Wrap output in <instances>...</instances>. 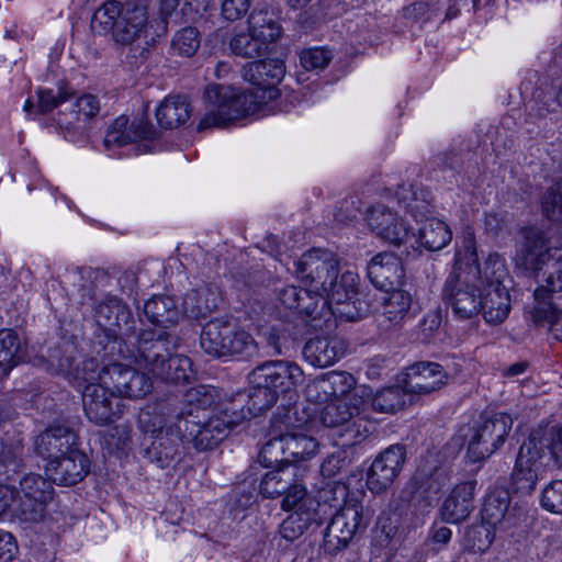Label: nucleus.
I'll return each instance as SVG.
<instances>
[{
  "label": "nucleus",
  "mask_w": 562,
  "mask_h": 562,
  "mask_svg": "<svg viewBox=\"0 0 562 562\" xmlns=\"http://www.w3.org/2000/svg\"><path fill=\"white\" fill-rule=\"evenodd\" d=\"M132 142H134V136L131 126L128 127V117L121 115L109 126L104 137V146L111 148L113 146H123Z\"/></svg>",
  "instance_id": "obj_55"
},
{
  "label": "nucleus",
  "mask_w": 562,
  "mask_h": 562,
  "mask_svg": "<svg viewBox=\"0 0 562 562\" xmlns=\"http://www.w3.org/2000/svg\"><path fill=\"white\" fill-rule=\"evenodd\" d=\"M513 427V419L506 413L482 416L472 429L468 442V456L473 462L490 458L506 440Z\"/></svg>",
  "instance_id": "obj_13"
},
{
  "label": "nucleus",
  "mask_w": 562,
  "mask_h": 562,
  "mask_svg": "<svg viewBox=\"0 0 562 562\" xmlns=\"http://www.w3.org/2000/svg\"><path fill=\"white\" fill-rule=\"evenodd\" d=\"M91 29L99 34L112 32L116 44L128 47L126 58L133 65H138L148 57L154 43L149 32L146 0L104 2L94 12Z\"/></svg>",
  "instance_id": "obj_2"
},
{
  "label": "nucleus",
  "mask_w": 562,
  "mask_h": 562,
  "mask_svg": "<svg viewBox=\"0 0 562 562\" xmlns=\"http://www.w3.org/2000/svg\"><path fill=\"white\" fill-rule=\"evenodd\" d=\"M405 456V448L401 445L391 446L381 452L368 470V488L375 494L389 488L400 474Z\"/></svg>",
  "instance_id": "obj_21"
},
{
  "label": "nucleus",
  "mask_w": 562,
  "mask_h": 562,
  "mask_svg": "<svg viewBox=\"0 0 562 562\" xmlns=\"http://www.w3.org/2000/svg\"><path fill=\"white\" fill-rule=\"evenodd\" d=\"M484 291L481 313L488 324L503 323L510 311V296L506 281L509 280L505 261L497 254L487 257L482 266Z\"/></svg>",
  "instance_id": "obj_11"
},
{
  "label": "nucleus",
  "mask_w": 562,
  "mask_h": 562,
  "mask_svg": "<svg viewBox=\"0 0 562 562\" xmlns=\"http://www.w3.org/2000/svg\"><path fill=\"white\" fill-rule=\"evenodd\" d=\"M441 323L442 310L440 307L428 311L420 323L422 331L425 337H432L441 326Z\"/></svg>",
  "instance_id": "obj_63"
},
{
  "label": "nucleus",
  "mask_w": 562,
  "mask_h": 562,
  "mask_svg": "<svg viewBox=\"0 0 562 562\" xmlns=\"http://www.w3.org/2000/svg\"><path fill=\"white\" fill-rule=\"evenodd\" d=\"M285 75L284 63L279 58H268L250 63L245 68V78L258 88L238 92L229 86L210 85L204 92L205 114L199 123V131L225 127L245 115L260 109L259 93L265 88L278 85Z\"/></svg>",
  "instance_id": "obj_1"
},
{
  "label": "nucleus",
  "mask_w": 562,
  "mask_h": 562,
  "mask_svg": "<svg viewBox=\"0 0 562 562\" xmlns=\"http://www.w3.org/2000/svg\"><path fill=\"white\" fill-rule=\"evenodd\" d=\"M83 371L90 380L110 384L117 396L143 398L153 389V381L147 371L139 372L127 364L111 363L100 368L98 361L91 358L83 360Z\"/></svg>",
  "instance_id": "obj_12"
},
{
  "label": "nucleus",
  "mask_w": 562,
  "mask_h": 562,
  "mask_svg": "<svg viewBox=\"0 0 562 562\" xmlns=\"http://www.w3.org/2000/svg\"><path fill=\"white\" fill-rule=\"evenodd\" d=\"M248 27L267 45L282 36V27L278 14L270 8L255 9L248 18Z\"/></svg>",
  "instance_id": "obj_34"
},
{
  "label": "nucleus",
  "mask_w": 562,
  "mask_h": 562,
  "mask_svg": "<svg viewBox=\"0 0 562 562\" xmlns=\"http://www.w3.org/2000/svg\"><path fill=\"white\" fill-rule=\"evenodd\" d=\"M251 392L249 393V401L255 411L261 412L269 409L274 405L278 400L276 389H271L268 384L251 383Z\"/></svg>",
  "instance_id": "obj_58"
},
{
  "label": "nucleus",
  "mask_w": 562,
  "mask_h": 562,
  "mask_svg": "<svg viewBox=\"0 0 562 562\" xmlns=\"http://www.w3.org/2000/svg\"><path fill=\"white\" fill-rule=\"evenodd\" d=\"M303 370L294 362L276 360L265 362L249 374L250 383L268 384L276 393H288L304 382Z\"/></svg>",
  "instance_id": "obj_18"
},
{
  "label": "nucleus",
  "mask_w": 562,
  "mask_h": 562,
  "mask_svg": "<svg viewBox=\"0 0 562 562\" xmlns=\"http://www.w3.org/2000/svg\"><path fill=\"white\" fill-rule=\"evenodd\" d=\"M99 111V99L87 93L76 100L69 113L59 112L58 124L69 134L81 135L87 130L88 121L94 117Z\"/></svg>",
  "instance_id": "obj_30"
},
{
  "label": "nucleus",
  "mask_w": 562,
  "mask_h": 562,
  "mask_svg": "<svg viewBox=\"0 0 562 562\" xmlns=\"http://www.w3.org/2000/svg\"><path fill=\"white\" fill-rule=\"evenodd\" d=\"M176 338L165 330L146 329L137 336L131 357L135 363L155 379L189 382L193 376L192 361L183 355H173Z\"/></svg>",
  "instance_id": "obj_3"
},
{
  "label": "nucleus",
  "mask_w": 562,
  "mask_h": 562,
  "mask_svg": "<svg viewBox=\"0 0 562 562\" xmlns=\"http://www.w3.org/2000/svg\"><path fill=\"white\" fill-rule=\"evenodd\" d=\"M371 283L383 291H389L401 283L404 270L398 257L391 252L374 256L367 268Z\"/></svg>",
  "instance_id": "obj_27"
},
{
  "label": "nucleus",
  "mask_w": 562,
  "mask_h": 562,
  "mask_svg": "<svg viewBox=\"0 0 562 562\" xmlns=\"http://www.w3.org/2000/svg\"><path fill=\"white\" fill-rule=\"evenodd\" d=\"M476 262L475 246L469 240L464 249L456 254L453 272L442 289L443 301L460 319H472L481 313L484 276L482 266Z\"/></svg>",
  "instance_id": "obj_4"
},
{
  "label": "nucleus",
  "mask_w": 562,
  "mask_h": 562,
  "mask_svg": "<svg viewBox=\"0 0 562 562\" xmlns=\"http://www.w3.org/2000/svg\"><path fill=\"white\" fill-rule=\"evenodd\" d=\"M535 437H528L519 448L510 483L515 492L531 494L540 479L544 477L552 468L548 457L542 453L533 443Z\"/></svg>",
  "instance_id": "obj_15"
},
{
  "label": "nucleus",
  "mask_w": 562,
  "mask_h": 562,
  "mask_svg": "<svg viewBox=\"0 0 562 562\" xmlns=\"http://www.w3.org/2000/svg\"><path fill=\"white\" fill-rule=\"evenodd\" d=\"M341 440V446L327 456L322 463L321 472L326 477L336 476L338 473L346 470L353 461L355 446L358 442H349L346 439Z\"/></svg>",
  "instance_id": "obj_48"
},
{
  "label": "nucleus",
  "mask_w": 562,
  "mask_h": 562,
  "mask_svg": "<svg viewBox=\"0 0 562 562\" xmlns=\"http://www.w3.org/2000/svg\"><path fill=\"white\" fill-rule=\"evenodd\" d=\"M217 397L216 389L210 385H196L187 390L182 398L183 407L176 416L177 420L209 416L213 411L216 413L225 408V405L233 407L232 403L217 404Z\"/></svg>",
  "instance_id": "obj_25"
},
{
  "label": "nucleus",
  "mask_w": 562,
  "mask_h": 562,
  "mask_svg": "<svg viewBox=\"0 0 562 562\" xmlns=\"http://www.w3.org/2000/svg\"><path fill=\"white\" fill-rule=\"evenodd\" d=\"M45 471L53 483L71 486L88 475L90 459L79 449L70 450L68 453L50 459Z\"/></svg>",
  "instance_id": "obj_23"
},
{
  "label": "nucleus",
  "mask_w": 562,
  "mask_h": 562,
  "mask_svg": "<svg viewBox=\"0 0 562 562\" xmlns=\"http://www.w3.org/2000/svg\"><path fill=\"white\" fill-rule=\"evenodd\" d=\"M448 380L442 366L437 362H418L408 368L404 387L407 393L426 395L440 390Z\"/></svg>",
  "instance_id": "obj_24"
},
{
  "label": "nucleus",
  "mask_w": 562,
  "mask_h": 562,
  "mask_svg": "<svg viewBox=\"0 0 562 562\" xmlns=\"http://www.w3.org/2000/svg\"><path fill=\"white\" fill-rule=\"evenodd\" d=\"M16 550L18 547L13 536L10 532L0 530V562L11 561Z\"/></svg>",
  "instance_id": "obj_64"
},
{
  "label": "nucleus",
  "mask_w": 562,
  "mask_h": 562,
  "mask_svg": "<svg viewBox=\"0 0 562 562\" xmlns=\"http://www.w3.org/2000/svg\"><path fill=\"white\" fill-rule=\"evenodd\" d=\"M98 321H104V326L122 328L130 323L132 313L122 300L111 296L101 303L97 310Z\"/></svg>",
  "instance_id": "obj_47"
},
{
  "label": "nucleus",
  "mask_w": 562,
  "mask_h": 562,
  "mask_svg": "<svg viewBox=\"0 0 562 562\" xmlns=\"http://www.w3.org/2000/svg\"><path fill=\"white\" fill-rule=\"evenodd\" d=\"M54 488L52 481L41 474L30 473L20 480V487L16 492L18 497L34 496L40 499L52 501Z\"/></svg>",
  "instance_id": "obj_49"
},
{
  "label": "nucleus",
  "mask_w": 562,
  "mask_h": 562,
  "mask_svg": "<svg viewBox=\"0 0 562 562\" xmlns=\"http://www.w3.org/2000/svg\"><path fill=\"white\" fill-rule=\"evenodd\" d=\"M268 45L262 42L254 32L240 31L229 40V48L236 56L243 58H256L266 53Z\"/></svg>",
  "instance_id": "obj_46"
},
{
  "label": "nucleus",
  "mask_w": 562,
  "mask_h": 562,
  "mask_svg": "<svg viewBox=\"0 0 562 562\" xmlns=\"http://www.w3.org/2000/svg\"><path fill=\"white\" fill-rule=\"evenodd\" d=\"M243 419V413L225 405L209 416L176 420V430L182 432L183 441L196 451H207L217 447Z\"/></svg>",
  "instance_id": "obj_9"
},
{
  "label": "nucleus",
  "mask_w": 562,
  "mask_h": 562,
  "mask_svg": "<svg viewBox=\"0 0 562 562\" xmlns=\"http://www.w3.org/2000/svg\"><path fill=\"white\" fill-rule=\"evenodd\" d=\"M326 258L324 263L325 269H323V272H319L317 279H314L313 290H306V292H304L310 300L316 299L328 285H333L334 281L338 278V260L331 252H329Z\"/></svg>",
  "instance_id": "obj_52"
},
{
  "label": "nucleus",
  "mask_w": 562,
  "mask_h": 562,
  "mask_svg": "<svg viewBox=\"0 0 562 562\" xmlns=\"http://www.w3.org/2000/svg\"><path fill=\"white\" fill-rule=\"evenodd\" d=\"M34 445L38 456L50 460L77 449L78 436L68 426L53 425L36 437Z\"/></svg>",
  "instance_id": "obj_26"
},
{
  "label": "nucleus",
  "mask_w": 562,
  "mask_h": 562,
  "mask_svg": "<svg viewBox=\"0 0 562 562\" xmlns=\"http://www.w3.org/2000/svg\"><path fill=\"white\" fill-rule=\"evenodd\" d=\"M49 501L40 499L34 496L18 497L14 509L15 516L24 522H36L42 519L46 505Z\"/></svg>",
  "instance_id": "obj_54"
},
{
  "label": "nucleus",
  "mask_w": 562,
  "mask_h": 562,
  "mask_svg": "<svg viewBox=\"0 0 562 562\" xmlns=\"http://www.w3.org/2000/svg\"><path fill=\"white\" fill-rule=\"evenodd\" d=\"M528 437H535V446L547 454L551 467L562 468V426L538 427Z\"/></svg>",
  "instance_id": "obj_35"
},
{
  "label": "nucleus",
  "mask_w": 562,
  "mask_h": 562,
  "mask_svg": "<svg viewBox=\"0 0 562 562\" xmlns=\"http://www.w3.org/2000/svg\"><path fill=\"white\" fill-rule=\"evenodd\" d=\"M297 408L289 409L280 419L274 418L269 432V440L261 448L259 459L266 467L272 464H291L313 458L318 442L312 436L299 431L304 423L294 425L292 416Z\"/></svg>",
  "instance_id": "obj_6"
},
{
  "label": "nucleus",
  "mask_w": 562,
  "mask_h": 562,
  "mask_svg": "<svg viewBox=\"0 0 562 562\" xmlns=\"http://www.w3.org/2000/svg\"><path fill=\"white\" fill-rule=\"evenodd\" d=\"M200 346L205 353L215 358H249L258 351L254 337L227 316L213 318L203 326Z\"/></svg>",
  "instance_id": "obj_8"
},
{
  "label": "nucleus",
  "mask_w": 562,
  "mask_h": 562,
  "mask_svg": "<svg viewBox=\"0 0 562 562\" xmlns=\"http://www.w3.org/2000/svg\"><path fill=\"white\" fill-rule=\"evenodd\" d=\"M483 519L491 526L508 529L522 520V512L509 507V496L506 492L493 493L485 499L482 509Z\"/></svg>",
  "instance_id": "obj_31"
},
{
  "label": "nucleus",
  "mask_w": 562,
  "mask_h": 562,
  "mask_svg": "<svg viewBox=\"0 0 562 562\" xmlns=\"http://www.w3.org/2000/svg\"><path fill=\"white\" fill-rule=\"evenodd\" d=\"M24 350L19 335L12 329L0 330V373L3 375L24 359Z\"/></svg>",
  "instance_id": "obj_40"
},
{
  "label": "nucleus",
  "mask_w": 562,
  "mask_h": 562,
  "mask_svg": "<svg viewBox=\"0 0 562 562\" xmlns=\"http://www.w3.org/2000/svg\"><path fill=\"white\" fill-rule=\"evenodd\" d=\"M252 0H222L221 12L225 20L236 21L247 14Z\"/></svg>",
  "instance_id": "obj_61"
},
{
  "label": "nucleus",
  "mask_w": 562,
  "mask_h": 562,
  "mask_svg": "<svg viewBox=\"0 0 562 562\" xmlns=\"http://www.w3.org/2000/svg\"><path fill=\"white\" fill-rule=\"evenodd\" d=\"M326 514L318 510L312 512H293L291 513L280 526V535L288 541L299 539L311 526H321L324 521Z\"/></svg>",
  "instance_id": "obj_39"
},
{
  "label": "nucleus",
  "mask_w": 562,
  "mask_h": 562,
  "mask_svg": "<svg viewBox=\"0 0 562 562\" xmlns=\"http://www.w3.org/2000/svg\"><path fill=\"white\" fill-rule=\"evenodd\" d=\"M167 405H160L154 413L144 412L139 416V427L149 435L151 443L144 450V458L158 469H175L182 459V432H177L176 422L167 425Z\"/></svg>",
  "instance_id": "obj_7"
},
{
  "label": "nucleus",
  "mask_w": 562,
  "mask_h": 562,
  "mask_svg": "<svg viewBox=\"0 0 562 562\" xmlns=\"http://www.w3.org/2000/svg\"><path fill=\"white\" fill-rule=\"evenodd\" d=\"M358 274L352 271L344 272L333 285L316 297L318 311L322 315L318 318H326L327 316L345 317L347 321H356L360 318L361 314L358 311H352L355 307V296L357 295Z\"/></svg>",
  "instance_id": "obj_14"
},
{
  "label": "nucleus",
  "mask_w": 562,
  "mask_h": 562,
  "mask_svg": "<svg viewBox=\"0 0 562 562\" xmlns=\"http://www.w3.org/2000/svg\"><path fill=\"white\" fill-rule=\"evenodd\" d=\"M554 255L549 268L543 271V274H547L546 285L562 293V247L555 248Z\"/></svg>",
  "instance_id": "obj_60"
},
{
  "label": "nucleus",
  "mask_w": 562,
  "mask_h": 562,
  "mask_svg": "<svg viewBox=\"0 0 562 562\" xmlns=\"http://www.w3.org/2000/svg\"><path fill=\"white\" fill-rule=\"evenodd\" d=\"M304 292H306V288L288 285L279 291V300L284 307L300 310L313 319H317L322 315V311H318L316 299L310 300Z\"/></svg>",
  "instance_id": "obj_44"
},
{
  "label": "nucleus",
  "mask_w": 562,
  "mask_h": 562,
  "mask_svg": "<svg viewBox=\"0 0 562 562\" xmlns=\"http://www.w3.org/2000/svg\"><path fill=\"white\" fill-rule=\"evenodd\" d=\"M329 251L323 249H312L302 255L295 263V273L297 279L304 284L306 290H313L314 279H317L319 272L325 269V259Z\"/></svg>",
  "instance_id": "obj_42"
},
{
  "label": "nucleus",
  "mask_w": 562,
  "mask_h": 562,
  "mask_svg": "<svg viewBox=\"0 0 562 562\" xmlns=\"http://www.w3.org/2000/svg\"><path fill=\"white\" fill-rule=\"evenodd\" d=\"M191 108L182 95L166 98L156 111V119L162 128H176L190 117Z\"/></svg>",
  "instance_id": "obj_37"
},
{
  "label": "nucleus",
  "mask_w": 562,
  "mask_h": 562,
  "mask_svg": "<svg viewBox=\"0 0 562 562\" xmlns=\"http://www.w3.org/2000/svg\"><path fill=\"white\" fill-rule=\"evenodd\" d=\"M447 480L446 472L439 468H435L429 472L418 470L412 481L416 487V493L430 504L440 494Z\"/></svg>",
  "instance_id": "obj_43"
},
{
  "label": "nucleus",
  "mask_w": 562,
  "mask_h": 562,
  "mask_svg": "<svg viewBox=\"0 0 562 562\" xmlns=\"http://www.w3.org/2000/svg\"><path fill=\"white\" fill-rule=\"evenodd\" d=\"M405 387L397 385L385 387L374 395L372 398V407L379 413H394L405 404Z\"/></svg>",
  "instance_id": "obj_50"
},
{
  "label": "nucleus",
  "mask_w": 562,
  "mask_h": 562,
  "mask_svg": "<svg viewBox=\"0 0 562 562\" xmlns=\"http://www.w3.org/2000/svg\"><path fill=\"white\" fill-rule=\"evenodd\" d=\"M541 209L548 220L562 222V178L543 193Z\"/></svg>",
  "instance_id": "obj_51"
},
{
  "label": "nucleus",
  "mask_w": 562,
  "mask_h": 562,
  "mask_svg": "<svg viewBox=\"0 0 562 562\" xmlns=\"http://www.w3.org/2000/svg\"><path fill=\"white\" fill-rule=\"evenodd\" d=\"M370 229L384 241L401 246L411 239V228L406 222L391 207L378 203L367 212Z\"/></svg>",
  "instance_id": "obj_19"
},
{
  "label": "nucleus",
  "mask_w": 562,
  "mask_h": 562,
  "mask_svg": "<svg viewBox=\"0 0 562 562\" xmlns=\"http://www.w3.org/2000/svg\"><path fill=\"white\" fill-rule=\"evenodd\" d=\"M347 351V342L339 337H316L310 339L304 348L305 360L314 367L325 368L340 360Z\"/></svg>",
  "instance_id": "obj_28"
},
{
  "label": "nucleus",
  "mask_w": 562,
  "mask_h": 562,
  "mask_svg": "<svg viewBox=\"0 0 562 562\" xmlns=\"http://www.w3.org/2000/svg\"><path fill=\"white\" fill-rule=\"evenodd\" d=\"M200 46L199 32L195 27L188 26L178 31L171 41V49L173 53L190 57Z\"/></svg>",
  "instance_id": "obj_53"
},
{
  "label": "nucleus",
  "mask_w": 562,
  "mask_h": 562,
  "mask_svg": "<svg viewBox=\"0 0 562 562\" xmlns=\"http://www.w3.org/2000/svg\"><path fill=\"white\" fill-rule=\"evenodd\" d=\"M369 517L364 516L362 504L357 501L345 503L337 510L325 529V542L335 549L347 546L355 535L368 526Z\"/></svg>",
  "instance_id": "obj_17"
},
{
  "label": "nucleus",
  "mask_w": 562,
  "mask_h": 562,
  "mask_svg": "<svg viewBox=\"0 0 562 562\" xmlns=\"http://www.w3.org/2000/svg\"><path fill=\"white\" fill-rule=\"evenodd\" d=\"M52 366L81 392L83 411L88 419L95 425L104 426L120 417L121 408L117 395L110 384L99 380H90L83 371V360L76 363L71 356H63Z\"/></svg>",
  "instance_id": "obj_5"
},
{
  "label": "nucleus",
  "mask_w": 562,
  "mask_h": 562,
  "mask_svg": "<svg viewBox=\"0 0 562 562\" xmlns=\"http://www.w3.org/2000/svg\"><path fill=\"white\" fill-rule=\"evenodd\" d=\"M540 504L546 510L562 515V480L551 481L543 488Z\"/></svg>",
  "instance_id": "obj_59"
},
{
  "label": "nucleus",
  "mask_w": 562,
  "mask_h": 562,
  "mask_svg": "<svg viewBox=\"0 0 562 562\" xmlns=\"http://www.w3.org/2000/svg\"><path fill=\"white\" fill-rule=\"evenodd\" d=\"M71 94L72 91L66 85H60L56 91L52 89H41L38 90L37 109L43 114L48 113L60 103L67 101Z\"/></svg>",
  "instance_id": "obj_56"
},
{
  "label": "nucleus",
  "mask_w": 562,
  "mask_h": 562,
  "mask_svg": "<svg viewBox=\"0 0 562 562\" xmlns=\"http://www.w3.org/2000/svg\"><path fill=\"white\" fill-rule=\"evenodd\" d=\"M319 412V422L327 428L337 429L340 439L349 442L363 441L373 430V424L362 415L363 401L353 395L349 401L329 400Z\"/></svg>",
  "instance_id": "obj_10"
},
{
  "label": "nucleus",
  "mask_w": 562,
  "mask_h": 562,
  "mask_svg": "<svg viewBox=\"0 0 562 562\" xmlns=\"http://www.w3.org/2000/svg\"><path fill=\"white\" fill-rule=\"evenodd\" d=\"M281 507L283 510L293 512H316L326 514V504H321L314 498L307 495L306 488L299 484L296 481L292 483V486L284 493Z\"/></svg>",
  "instance_id": "obj_45"
},
{
  "label": "nucleus",
  "mask_w": 562,
  "mask_h": 562,
  "mask_svg": "<svg viewBox=\"0 0 562 562\" xmlns=\"http://www.w3.org/2000/svg\"><path fill=\"white\" fill-rule=\"evenodd\" d=\"M282 464L263 475L260 492L265 497L274 498L283 495L295 482L299 469L293 464Z\"/></svg>",
  "instance_id": "obj_38"
},
{
  "label": "nucleus",
  "mask_w": 562,
  "mask_h": 562,
  "mask_svg": "<svg viewBox=\"0 0 562 562\" xmlns=\"http://www.w3.org/2000/svg\"><path fill=\"white\" fill-rule=\"evenodd\" d=\"M452 238L449 226L438 220L428 218L418 231V240L420 246L429 251H437L448 245Z\"/></svg>",
  "instance_id": "obj_41"
},
{
  "label": "nucleus",
  "mask_w": 562,
  "mask_h": 562,
  "mask_svg": "<svg viewBox=\"0 0 562 562\" xmlns=\"http://www.w3.org/2000/svg\"><path fill=\"white\" fill-rule=\"evenodd\" d=\"M221 302V294L215 289L210 286L194 289L183 297V314L193 319L205 318L218 308Z\"/></svg>",
  "instance_id": "obj_32"
},
{
  "label": "nucleus",
  "mask_w": 562,
  "mask_h": 562,
  "mask_svg": "<svg viewBox=\"0 0 562 562\" xmlns=\"http://www.w3.org/2000/svg\"><path fill=\"white\" fill-rule=\"evenodd\" d=\"M144 314L155 325L168 327L181 318L177 302L169 295H154L144 304Z\"/></svg>",
  "instance_id": "obj_33"
},
{
  "label": "nucleus",
  "mask_w": 562,
  "mask_h": 562,
  "mask_svg": "<svg viewBox=\"0 0 562 562\" xmlns=\"http://www.w3.org/2000/svg\"><path fill=\"white\" fill-rule=\"evenodd\" d=\"M383 312L381 324L387 323L386 327L400 326L412 307V295L404 290L385 291L383 296Z\"/></svg>",
  "instance_id": "obj_36"
},
{
  "label": "nucleus",
  "mask_w": 562,
  "mask_h": 562,
  "mask_svg": "<svg viewBox=\"0 0 562 562\" xmlns=\"http://www.w3.org/2000/svg\"><path fill=\"white\" fill-rule=\"evenodd\" d=\"M355 376L346 371H330L323 373L311 381L306 386L308 401L325 403L329 400L349 401L352 390L356 387Z\"/></svg>",
  "instance_id": "obj_22"
},
{
  "label": "nucleus",
  "mask_w": 562,
  "mask_h": 562,
  "mask_svg": "<svg viewBox=\"0 0 562 562\" xmlns=\"http://www.w3.org/2000/svg\"><path fill=\"white\" fill-rule=\"evenodd\" d=\"M561 301V292L554 288L540 285L535 290L533 303L528 310L532 324L537 327L548 326L553 338L560 341H562V333H559L557 326L562 318Z\"/></svg>",
  "instance_id": "obj_20"
},
{
  "label": "nucleus",
  "mask_w": 562,
  "mask_h": 562,
  "mask_svg": "<svg viewBox=\"0 0 562 562\" xmlns=\"http://www.w3.org/2000/svg\"><path fill=\"white\" fill-rule=\"evenodd\" d=\"M546 233L536 227L522 232V240L516 251V267L538 277L549 268L554 250Z\"/></svg>",
  "instance_id": "obj_16"
},
{
  "label": "nucleus",
  "mask_w": 562,
  "mask_h": 562,
  "mask_svg": "<svg viewBox=\"0 0 562 562\" xmlns=\"http://www.w3.org/2000/svg\"><path fill=\"white\" fill-rule=\"evenodd\" d=\"M476 481L470 480L457 484L445 499L440 514L445 521L458 524L465 520L472 513Z\"/></svg>",
  "instance_id": "obj_29"
},
{
  "label": "nucleus",
  "mask_w": 562,
  "mask_h": 562,
  "mask_svg": "<svg viewBox=\"0 0 562 562\" xmlns=\"http://www.w3.org/2000/svg\"><path fill=\"white\" fill-rule=\"evenodd\" d=\"M0 460L10 470L19 472L24 467L23 447L16 443L15 446L3 448Z\"/></svg>",
  "instance_id": "obj_62"
},
{
  "label": "nucleus",
  "mask_w": 562,
  "mask_h": 562,
  "mask_svg": "<svg viewBox=\"0 0 562 562\" xmlns=\"http://www.w3.org/2000/svg\"><path fill=\"white\" fill-rule=\"evenodd\" d=\"M331 58L330 52L321 47L306 48L300 53V64L307 71L324 69Z\"/></svg>",
  "instance_id": "obj_57"
}]
</instances>
